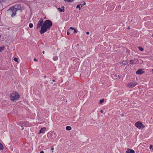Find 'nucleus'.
Segmentation results:
<instances>
[{
    "label": "nucleus",
    "instance_id": "nucleus-20",
    "mask_svg": "<svg viewBox=\"0 0 153 153\" xmlns=\"http://www.w3.org/2000/svg\"><path fill=\"white\" fill-rule=\"evenodd\" d=\"M65 2H70L73 1L74 0H64Z\"/></svg>",
    "mask_w": 153,
    "mask_h": 153
},
{
    "label": "nucleus",
    "instance_id": "nucleus-40",
    "mask_svg": "<svg viewBox=\"0 0 153 153\" xmlns=\"http://www.w3.org/2000/svg\"><path fill=\"white\" fill-rule=\"evenodd\" d=\"M42 53H43V54L45 53V51H42Z\"/></svg>",
    "mask_w": 153,
    "mask_h": 153
},
{
    "label": "nucleus",
    "instance_id": "nucleus-21",
    "mask_svg": "<svg viewBox=\"0 0 153 153\" xmlns=\"http://www.w3.org/2000/svg\"><path fill=\"white\" fill-rule=\"evenodd\" d=\"M138 49L141 51H143V49L140 46L138 47Z\"/></svg>",
    "mask_w": 153,
    "mask_h": 153
},
{
    "label": "nucleus",
    "instance_id": "nucleus-38",
    "mask_svg": "<svg viewBox=\"0 0 153 153\" xmlns=\"http://www.w3.org/2000/svg\"><path fill=\"white\" fill-rule=\"evenodd\" d=\"M46 75H45V76H44V78H46Z\"/></svg>",
    "mask_w": 153,
    "mask_h": 153
},
{
    "label": "nucleus",
    "instance_id": "nucleus-23",
    "mask_svg": "<svg viewBox=\"0 0 153 153\" xmlns=\"http://www.w3.org/2000/svg\"><path fill=\"white\" fill-rule=\"evenodd\" d=\"M122 63L123 65H126L127 64V62L125 61H123Z\"/></svg>",
    "mask_w": 153,
    "mask_h": 153
},
{
    "label": "nucleus",
    "instance_id": "nucleus-27",
    "mask_svg": "<svg viewBox=\"0 0 153 153\" xmlns=\"http://www.w3.org/2000/svg\"><path fill=\"white\" fill-rule=\"evenodd\" d=\"M74 33H77L78 32V31L74 29Z\"/></svg>",
    "mask_w": 153,
    "mask_h": 153
},
{
    "label": "nucleus",
    "instance_id": "nucleus-11",
    "mask_svg": "<svg viewBox=\"0 0 153 153\" xmlns=\"http://www.w3.org/2000/svg\"><path fill=\"white\" fill-rule=\"evenodd\" d=\"M46 129V128L45 127H43V128H42L40 130L39 133H44Z\"/></svg>",
    "mask_w": 153,
    "mask_h": 153
},
{
    "label": "nucleus",
    "instance_id": "nucleus-10",
    "mask_svg": "<svg viewBox=\"0 0 153 153\" xmlns=\"http://www.w3.org/2000/svg\"><path fill=\"white\" fill-rule=\"evenodd\" d=\"M126 152L127 153H135V152L133 149H128L126 151Z\"/></svg>",
    "mask_w": 153,
    "mask_h": 153
},
{
    "label": "nucleus",
    "instance_id": "nucleus-1",
    "mask_svg": "<svg viewBox=\"0 0 153 153\" xmlns=\"http://www.w3.org/2000/svg\"><path fill=\"white\" fill-rule=\"evenodd\" d=\"M53 25L52 22L49 20L45 21L43 23V26H42L39 32L41 34H42L49 30Z\"/></svg>",
    "mask_w": 153,
    "mask_h": 153
},
{
    "label": "nucleus",
    "instance_id": "nucleus-46",
    "mask_svg": "<svg viewBox=\"0 0 153 153\" xmlns=\"http://www.w3.org/2000/svg\"><path fill=\"white\" fill-rule=\"evenodd\" d=\"M123 114H122V116H123Z\"/></svg>",
    "mask_w": 153,
    "mask_h": 153
},
{
    "label": "nucleus",
    "instance_id": "nucleus-33",
    "mask_svg": "<svg viewBox=\"0 0 153 153\" xmlns=\"http://www.w3.org/2000/svg\"><path fill=\"white\" fill-rule=\"evenodd\" d=\"M86 4V3L85 2H84L82 4V5H85Z\"/></svg>",
    "mask_w": 153,
    "mask_h": 153
},
{
    "label": "nucleus",
    "instance_id": "nucleus-22",
    "mask_svg": "<svg viewBox=\"0 0 153 153\" xmlns=\"http://www.w3.org/2000/svg\"><path fill=\"white\" fill-rule=\"evenodd\" d=\"M29 26L30 28H32L33 27V24L31 23H30L29 25Z\"/></svg>",
    "mask_w": 153,
    "mask_h": 153
},
{
    "label": "nucleus",
    "instance_id": "nucleus-12",
    "mask_svg": "<svg viewBox=\"0 0 153 153\" xmlns=\"http://www.w3.org/2000/svg\"><path fill=\"white\" fill-rule=\"evenodd\" d=\"M130 64H135L136 63L135 61L133 59H131L130 60Z\"/></svg>",
    "mask_w": 153,
    "mask_h": 153
},
{
    "label": "nucleus",
    "instance_id": "nucleus-3",
    "mask_svg": "<svg viewBox=\"0 0 153 153\" xmlns=\"http://www.w3.org/2000/svg\"><path fill=\"white\" fill-rule=\"evenodd\" d=\"M7 13L8 15L13 17L15 16L16 13V10L14 9L13 7L7 10Z\"/></svg>",
    "mask_w": 153,
    "mask_h": 153
},
{
    "label": "nucleus",
    "instance_id": "nucleus-42",
    "mask_svg": "<svg viewBox=\"0 0 153 153\" xmlns=\"http://www.w3.org/2000/svg\"><path fill=\"white\" fill-rule=\"evenodd\" d=\"M152 73H153V69H152Z\"/></svg>",
    "mask_w": 153,
    "mask_h": 153
},
{
    "label": "nucleus",
    "instance_id": "nucleus-15",
    "mask_svg": "<svg viewBox=\"0 0 153 153\" xmlns=\"http://www.w3.org/2000/svg\"><path fill=\"white\" fill-rule=\"evenodd\" d=\"M66 129L67 130L70 131L71 130V127L70 126H68L66 127Z\"/></svg>",
    "mask_w": 153,
    "mask_h": 153
},
{
    "label": "nucleus",
    "instance_id": "nucleus-47",
    "mask_svg": "<svg viewBox=\"0 0 153 153\" xmlns=\"http://www.w3.org/2000/svg\"><path fill=\"white\" fill-rule=\"evenodd\" d=\"M53 83V82H52L51 83V84H52Z\"/></svg>",
    "mask_w": 153,
    "mask_h": 153
},
{
    "label": "nucleus",
    "instance_id": "nucleus-37",
    "mask_svg": "<svg viewBox=\"0 0 153 153\" xmlns=\"http://www.w3.org/2000/svg\"><path fill=\"white\" fill-rule=\"evenodd\" d=\"M118 77H119V78H120V75H118Z\"/></svg>",
    "mask_w": 153,
    "mask_h": 153
},
{
    "label": "nucleus",
    "instance_id": "nucleus-26",
    "mask_svg": "<svg viewBox=\"0 0 153 153\" xmlns=\"http://www.w3.org/2000/svg\"><path fill=\"white\" fill-rule=\"evenodd\" d=\"M14 60L15 61V62H17L18 61V58H16V57H15L14 59Z\"/></svg>",
    "mask_w": 153,
    "mask_h": 153
},
{
    "label": "nucleus",
    "instance_id": "nucleus-24",
    "mask_svg": "<svg viewBox=\"0 0 153 153\" xmlns=\"http://www.w3.org/2000/svg\"><path fill=\"white\" fill-rule=\"evenodd\" d=\"M70 29H68L67 30V35H68L70 34Z\"/></svg>",
    "mask_w": 153,
    "mask_h": 153
},
{
    "label": "nucleus",
    "instance_id": "nucleus-14",
    "mask_svg": "<svg viewBox=\"0 0 153 153\" xmlns=\"http://www.w3.org/2000/svg\"><path fill=\"white\" fill-rule=\"evenodd\" d=\"M23 122V121H20L18 123V125L21 127H22L24 126Z\"/></svg>",
    "mask_w": 153,
    "mask_h": 153
},
{
    "label": "nucleus",
    "instance_id": "nucleus-6",
    "mask_svg": "<svg viewBox=\"0 0 153 153\" xmlns=\"http://www.w3.org/2000/svg\"><path fill=\"white\" fill-rule=\"evenodd\" d=\"M135 126L136 127L139 129H142L144 128V126L141 122L139 121L135 123Z\"/></svg>",
    "mask_w": 153,
    "mask_h": 153
},
{
    "label": "nucleus",
    "instance_id": "nucleus-45",
    "mask_svg": "<svg viewBox=\"0 0 153 153\" xmlns=\"http://www.w3.org/2000/svg\"><path fill=\"white\" fill-rule=\"evenodd\" d=\"M81 7H82V5H81Z\"/></svg>",
    "mask_w": 153,
    "mask_h": 153
},
{
    "label": "nucleus",
    "instance_id": "nucleus-29",
    "mask_svg": "<svg viewBox=\"0 0 153 153\" xmlns=\"http://www.w3.org/2000/svg\"><path fill=\"white\" fill-rule=\"evenodd\" d=\"M51 149L52 150V152H53V150L54 149V148L53 147H52L51 148Z\"/></svg>",
    "mask_w": 153,
    "mask_h": 153
},
{
    "label": "nucleus",
    "instance_id": "nucleus-4",
    "mask_svg": "<svg viewBox=\"0 0 153 153\" xmlns=\"http://www.w3.org/2000/svg\"><path fill=\"white\" fill-rule=\"evenodd\" d=\"M43 19L42 18L37 23L36 27V29L37 30H41L42 26H43Z\"/></svg>",
    "mask_w": 153,
    "mask_h": 153
},
{
    "label": "nucleus",
    "instance_id": "nucleus-8",
    "mask_svg": "<svg viewBox=\"0 0 153 153\" xmlns=\"http://www.w3.org/2000/svg\"><path fill=\"white\" fill-rule=\"evenodd\" d=\"M144 72V70L143 69H140L136 71V74H137L140 75Z\"/></svg>",
    "mask_w": 153,
    "mask_h": 153
},
{
    "label": "nucleus",
    "instance_id": "nucleus-9",
    "mask_svg": "<svg viewBox=\"0 0 153 153\" xmlns=\"http://www.w3.org/2000/svg\"><path fill=\"white\" fill-rule=\"evenodd\" d=\"M13 7L14 9H15V10H16V11L18 10H21L22 8L20 4L14 6Z\"/></svg>",
    "mask_w": 153,
    "mask_h": 153
},
{
    "label": "nucleus",
    "instance_id": "nucleus-28",
    "mask_svg": "<svg viewBox=\"0 0 153 153\" xmlns=\"http://www.w3.org/2000/svg\"><path fill=\"white\" fill-rule=\"evenodd\" d=\"M74 29H75V28H74V27H70V28H69V29H70V30L71 29H72V30H74Z\"/></svg>",
    "mask_w": 153,
    "mask_h": 153
},
{
    "label": "nucleus",
    "instance_id": "nucleus-25",
    "mask_svg": "<svg viewBox=\"0 0 153 153\" xmlns=\"http://www.w3.org/2000/svg\"><path fill=\"white\" fill-rule=\"evenodd\" d=\"M104 99H102L100 100V104L104 102Z\"/></svg>",
    "mask_w": 153,
    "mask_h": 153
},
{
    "label": "nucleus",
    "instance_id": "nucleus-5",
    "mask_svg": "<svg viewBox=\"0 0 153 153\" xmlns=\"http://www.w3.org/2000/svg\"><path fill=\"white\" fill-rule=\"evenodd\" d=\"M47 136L49 138L53 139L55 138L56 135L54 131H49L47 134Z\"/></svg>",
    "mask_w": 153,
    "mask_h": 153
},
{
    "label": "nucleus",
    "instance_id": "nucleus-7",
    "mask_svg": "<svg viewBox=\"0 0 153 153\" xmlns=\"http://www.w3.org/2000/svg\"><path fill=\"white\" fill-rule=\"evenodd\" d=\"M137 85V83L134 82H133L131 83H128L127 84V86L128 87L130 88H132Z\"/></svg>",
    "mask_w": 153,
    "mask_h": 153
},
{
    "label": "nucleus",
    "instance_id": "nucleus-36",
    "mask_svg": "<svg viewBox=\"0 0 153 153\" xmlns=\"http://www.w3.org/2000/svg\"><path fill=\"white\" fill-rule=\"evenodd\" d=\"M62 7V8H63V9H64V6H62V7Z\"/></svg>",
    "mask_w": 153,
    "mask_h": 153
},
{
    "label": "nucleus",
    "instance_id": "nucleus-17",
    "mask_svg": "<svg viewBox=\"0 0 153 153\" xmlns=\"http://www.w3.org/2000/svg\"><path fill=\"white\" fill-rule=\"evenodd\" d=\"M58 57L56 56H55L53 57V60L54 61H56L58 60Z\"/></svg>",
    "mask_w": 153,
    "mask_h": 153
},
{
    "label": "nucleus",
    "instance_id": "nucleus-19",
    "mask_svg": "<svg viewBox=\"0 0 153 153\" xmlns=\"http://www.w3.org/2000/svg\"><path fill=\"white\" fill-rule=\"evenodd\" d=\"M80 5H81V4H80L77 5L76 6V8H79V10H81Z\"/></svg>",
    "mask_w": 153,
    "mask_h": 153
},
{
    "label": "nucleus",
    "instance_id": "nucleus-44",
    "mask_svg": "<svg viewBox=\"0 0 153 153\" xmlns=\"http://www.w3.org/2000/svg\"><path fill=\"white\" fill-rule=\"evenodd\" d=\"M24 128H22V130H23V129Z\"/></svg>",
    "mask_w": 153,
    "mask_h": 153
},
{
    "label": "nucleus",
    "instance_id": "nucleus-13",
    "mask_svg": "<svg viewBox=\"0 0 153 153\" xmlns=\"http://www.w3.org/2000/svg\"><path fill=\"white\" fill-rule=\"evenodd\" d=\"M5 48V47L4 46L1 47H0V52H2Z\"/></svg>",
    "mask_w": 153,
    "mask_h": 153
},
{
    "label": "nucleus",
    "instance_id": "nucleus-35",
    "mask_svg": "<svg viewBox=\"0 0 153 153\" xmlns=\"http://www.w3.org/2000/svg\"><path fill=\"white\" fill-rule=\"evenodd\" d=\"M40 153H44L43 151H41L40 152Z\"/></svg>",
    "mask_w": 153,
    "mask_h": 153
},
{
    "label": "nucleus",
    "instance_id": "nucleus-31",
    "mask_svg": "<svg viewBox=\"0 0 153 153\" xmlns=\"http://www.w3.org/2000/svg\"><path fill=\"white\" fill-rule=\"evenodd\" d=\"M152 147V145H151L149 147L150 149H151Z\"/></svg>",
    "mask_w": 153,
    "mask_h": 153
},
{
    "label": "nucleus",
    "instance_id": "nucleus-30",
    "mask_svg": "<svg viewBox=\"0 0 153 153\" xmlns=\"http://www.w3.org/2000/svg\"><path fill=\"white\" fill-rule=\"evenodd\" d=\"M34 60L35 61H37V60L35 58H34Z\"/></svg>",
    "mask_w": 153,
    "mask_h": 153
},
{
    "label": "nucleus",
    "instance_id": "nucleus-32",
    "mask_svg": "<svg viewBox=\"0 0 153 153\" xmlns=\"http://www.w3.org/2000/svg\"><path fill=\"white\" fill-rule=\"evenodd\" d=\"M100 112L101 113H103V110H101L100 111Z\"/></svg>",
    "mask_w": 153,
    "mask_h": 153
},
{
    "label": "nucleus",
    "instance_id": "nucleus-16",
    "mask_svg": "<svg viewBox=\"0 0 153 153\" xmlns=\"http://www.w3.org/2000/svg\"><path fill=\"white\" fill-rule=\"evenodd\" d=\"M57 9L59 10L60 12H64L65 11V9H62L60 7H58Z\"/></svg>",
    "mask_w": 153,
    "mask_h": 153
},
{
    "label": "nucleus",
    "instance_id": "nucleus-34",
    "mask_svg": "<svg viewBox=\"0 0 153 153\" xmlns=\"http://www.w3.org/2000/svg\"><path fill=\"white\" fill-rule=\"evenodd\" d=\"M86 34H87V35H89V33L88 32H86Z\"/></svg>",
    "mask_w": 153,
    "mask_h": 153
},
{
    "label": "nucleus",
    "instance_id": "nucleus-43",
    "mask_svg": "<svg viewBox=\"0 0 153 153\" xmlns=\"http://www.w3.org/2000/svg\"><path fill=\"white\" fill-rule=\"evenodd\" d=\"M128 29H129L130 28V27H128Z\"/></svg>",
    "mask_w": 153,
    "mask_h": 153
},
{
    "label": "nucleus",
    "instance_id": "nucleus-18",
    "mask_svg": "<svg viewBox=\"0 0 153 153\" xmlns=\"http://www.w3.org/2000/svg\"><path fill=\"white\" fill-rule=\"evenodd\" d=\"M4 149V146L3 145L0 143V149L2 150Z\"/></svg>",
    "mask_w": 153,
    "mask_h": 153
},
{
    "label": "nucleus",
    "instance_id": "nucleus-41",
    "mask_svg": "<svg viewBox=\"0 0 153 153\" xmlns=\"http://www.w3.org/2000/svg\"><path fill=\"white\" fill-rule=\"evenodd\" d=\"M116 76H116V75H114V76H115V77H116Z\"/></svg>",
    "mask_w": 153,
    "mask_h": 153
},
{
    "label": "nucleus",
    "instance_id": "nucleus-39",
    "mask_svg": "<svg viewBox=\"0 0 153 153\" xmlns=\"http://www.w3.org/2000/svg\"><path fill=\"white\" fill-rule=\"evenodd\" d=\"M52 81L53 82H55V80L54 79H53Z\"/></svg>",
    "mask_w": 153,
    "mask_h": 153
},
{
    "label": "nucleus",
    "instance_id": "nucleus-2",
    "mask_svg": "<svg viewBox=\"0 0 153 153\" xmlns=\"http://www.w3.org/2000/svg\"><path fill=\"white\" fill-rule=\"evenodd\" d=\"M10 97L11 101L14 102L19 99L20 96L17 92L13 91L10 94Z\"/></svg>",
    "mask_w": 153,
    "mask_h": 153
}]
</instances>
